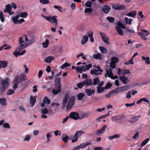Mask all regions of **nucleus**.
Wrapping results in <instances>:
<instances>
[{
  "label": "nucleus",
  "mask_w": 150,
  "mask_h": 150,
  "mask_svg": "<svg viewBox=\"0 0 150 150\" xmlns=\"http://www.w3.org/2000/svg\"><path fill=\"white\" fill-rule=\"evenodd\" d=\"M8 79V78L1 79L0 80V95H2L3 93L7 90L8 88L9 83Z\"/></svg>",
  "instance_id": "nucleus-1"
},
{
  "label": "nucleus",
  "mask_w": 150,
  "mask_h": 150,
  "mask_svg": "<svg viewBox=\"0 0 150 150\" xmlns=\"http://www.w3.org/2000/svg\"><path fill=\"white\" fill-rule=\"evenodd\" d=\"M41 16L44 18H45L46 20L48 21L49 22L51 23H54L55 27H56L57 24V16H45L42 15Z\"/></svg>",
  "instance_id": "nucleus-2"
},
{
  "label": "nucleus",
  "mask_w": 150,
  "mask_h": 150,
  "mask_svg": "<svg viewBox=\"0 0 150 150\" xmlns=\"http://www.w3.org/2000/svg\"><path fill=\"white\" fill-rule=\"evenodd\" d=\"M141 30V32L145 33V34L139 32L138 35L140 36L142 39L144 40H146L147 39L146 36H148L149 34V32L147 30L144 29H142Z\"/></svg>",
  "instance_id": "nucleus-3"
},
{
  "label": "nucleus",
  "mask_w": 150,
  "mask_h": 150,
  "mask_svg": "<svg viewBox=\"0 0 150 150\" xmlns=\"http://www.w3.org/2000/svg\"><path fill=\"white\" fill-rule=\"evenodd\" d=\"M27 78L26 77V74L25 73L21 74L20 76L19 79H17L14 81V82L19 83L22 81H24L27 80Z\"/></svg>",
  "instance_id": "nucleus-4"
},
{
  "label": "nucleus",
  "mask_w": 150,
  "mask_h": 150,
  "mask_svg": "<svg viewBox=\"0 0 150 150\" xmlns=\"http://www.w3.org/2000/svg\"><path fill=\"white\" fill-rule=\"evenodd\" d=\"M99 33L102 38L103 41L105 43L108 45H109V38L108 37L106 36L105 33H102L101 32H99Z\"/></svg>",
  "instance_id": "nucleus-5"
},
{
  "label": "nucleus",
  "mask_w": 150,
  "mask_h": 150,
  "mask_svg": "<svg viewBox=\"0 0 150 150\" xmlns=\"http://www.w3.org/2000/svg\"><path fill=\"white\" fill-rule=\"evenodd\" d=\"M74 100L75 98L74 97H72L69 99L67 106V109H70L72 108L74 104Z\"/></svg>",
  "instance_id": "nucleus-6"
},
{
  "label": "nucleus",
  "mask_w": 150,
  "mask_h": 150,
  "mask_svg": "<svg viewBox=\"0 0 150 150\" xmlns=\"http://www.w3.org/2000/svg\"><path fill=\"white\" fill-rule=\"evenodd\" d=\"M131 73L130 70L128 69L121 70L120 68L118 69L117 74L120 76L121 74L124 76L127 74H129Z\"/></svg>",
  "instance_id": "nucleus-7"
},
{
  "label": "nucleus",
  "mask_w": 150,
  "mask_h": 150,
  "mask_svg": "<svg viewBox=\"0 0 150 150\" xmlns=\"http://www.w3.org/2000/svg\"><path fill=\"white\" fill-rule=\"evenodd\" d=\"M79 115V114L76 112H72L69 114V116L70 118L76 120L80 117Z\"/></svg>",
  "instance_id": "nucleus-8"
},
{
  "label": "nucleus",
  "mask_w": 150,
  "mask_h": 150,
  "mask_svg": "<svg viewBox=\"0 0 150 150\" xmlns=\"http://www.w3.org/2000/svg\"><path fill=\"white\" fill-rule=\"evenodd\" d=\"M69 97V95L68 93H66L64 97L63 98L62 102V108H64L67 104L68 100Z\"/></svg>",
  "instance_id": "nucleus-9"
},
{
  "label": "nucleus",
  "mask_w": 150,
  "mask_h": 150,
  "mask_svg": "<svg viewBox=\"0 0 150 150\" xmlns=\"http://www.w3.org/2000/svg\"><path fill=\"white\" fill-rule=\"evenodd\" d=\"M118 88H116L115 90L110 91L108 93H107L105 96L106 98H110V97L115 95L114 93H118Z\"/></svg>",
  "instance_id": "nucleus-10"
},
{
  "label": "nucleus",
  "mask_w": 150,
  "mask_h": 150,
  "mask_svg": "<svg viewBox=\"0 0 150 150\" xmlns=\"http://www.w3.org/2000/svg\"><path fill=\"white\" fill-rule=\"evenodd\" d=\"M107 127L106 125H104L100 129L96 131V134L97 136H100L105 132V128Z\"/></svg>",
  "instance_id": "nucleus-11"
},
{
  "label": "nucleus",
  "mask_w": 150,
  "mask_h": 150,
  "mask_svg": "<svg viewBox=\"0 0 150 150\" xmlns=\"http://www.w3.org/2000/svg\"><path fill=\"white\" fill-rule=\"evenodd\" d=\"M112 8L115 10H123L125 8V6L122 4L118 5L115 4L112 6Z\"/></svg>",
  "instance_id": "nucleus-12"
},
{
  "label": "nucleus",
  "mask_w": 150,
  "mask_h": 150,
  "mask_svg": "<svg viewBox=\"0 0 150 150\" xmlns=\"http://www.w3.org/2000/svg\"><path fill=\"white\" fill-rule=\"evenodd\" d=\"M142 101H144V102H145L149 104H150V101L149 100H148L146 98H141L140 99H139V100L137 101L136 102V103L137 104L139 105V104H140L141 103Z\"/></svg>",
  "instance_id": "nucleus-13"
},
{
  "label": "nucleus",
  "mask_w": 150,
  "mask_h": 150,
  "mask_svg": "<svg viewBox=\"0 0 150 150\" xmlns=\"http://www.w3.org/2000/svg\"><path fill=\"white\" fill-rule=\"evenodd\" d=\"M102 9L105 13H107L110 11L111 8L108 5H105L103 6Z\"/></svg>",
  "instance_id": "nucleus-14"
},
{
  "label": "nucleus",
  "mask_w": 150,
  "mask_h": 150,
  "mask_svg": "<svg viewBox=\"0 0 150 150\" xmlns=\"http://www.w3.org/2000/svg\"><path fill=\"white\" fill-rule=\"evenodd\" d=\"M141 116V115H140L137 116H133V117L131 118L130 122L131 124H132L137 122L139 119L140 117Z\"/></svg>",
  "instance_id": "nucleus-15"
},
{
  "label": "nucleus",
  "mask_w": 150,
  "mask_h": 150,
  "mask_svg": "<svg viewBox=\"0 0 150 150\" xmlns=\"http://www.w3.org/2000/svg\"><path fill=\"white\" fill-rule=\"evenodd\" d=\"M86 69V67H85L83 65L82 66L80 67H77L75 68L76 70L79 73H82L83 71H85Z\"/></svg>",
  "instance_id": "nucleus-16"
},
{
  "label": "nucleus",
  "mask_w": 150,
  "mask_h": 150,
  "mask_svg": "<svg viewBox=\"0 0 150 150\" xmlns=\"http://www.w3.org/2000/svg\"><path fill=\"white\" fill-rule=\"evenodd\" d=\"M25 52V50H23L21 52H20L19 51L17 52V50H16L13 52V54L16 57H17L19 56L23 55L24 54Z\"/></svg>",
  "instance_id": "nucleus-17"
},
{
  "label": "nucleus",
  "mask_w": 150,
  "mask_h": 150,
  "mask_svg": "<svg viewBox=\"0 0 150 150\" xmlns=\"http://www.w3.org/2000/svg\"><path fill=\"white\" fill-rule=\"evenodd\" d=\"M84 85L86 86H90L92 85L93 83L91 79H87L83 81Z\"/></svg>",
  "instance_id": "nucleus-18"
},
{
  "label": "nucleus",
  "mask_w": 150,
  "mask_h": 150,
  "mask_svg": "<svg viewBox=\"0 0 150 150\" xmlns=\"http://www.w3.org/2000/svg\"><path fill=\"white\" fill-rule=\"evenodd\" d=\"M36 96L34 97L31 96L30 98V103L32 107L33 106L36 102Z\"/></svg>",
  "instance_id": "nucleus-19"
},
{
  "label": "nucleus",
  "mask_w": 150,
  "mask_h": 150,
  "mask_svg": "<svg viewBox=\"0 0 150 150\" xmlns=\"http://www.w3.org/2000/svg\"><path fill=\"white\" fill-rule=\"evenodd\" d=\"M92 144V142L91 141H89L88 142H85L84 143H82L80 145L78 146L79 148L80 149L81 148H83L88 145H91Z\"/></svg>",
  "instance_id": "nucleus-20"
},
{
  "label": "nucleus",
  "mask_w": 150,
  "mask_h": 150,
  "mask_svg": "<svg viewBox=\"0 0 150 150\" xmlns=\"http://www.w3.org/2000/svg\"><path fill=\"white\" fill-rule=\"evenodd\" d=\"M120 79L122 83L124 84H127L129 82L128 78L124 76H120Z\"/></svg>",
  "instance_id": "nucleus-21"
},
{
  "label": "nucleus",
  "mask_w": 150,
  "mask_h": 150,
  "mask_svg": "<svg viewBox=\"0 0 150 150\" xmlns=\"http://www.w3.org/2000/svg\"><path fill=\"white\" fill-rule=\"evenodd\" d=\"M137 14V12L134 11H132L127 14V16H128L131 17H135Z\"/></svg>",
  "instance_id": "nucleus-22"
},
{
  "label": "nucleus",
  "mask_w": 150,
  "mask_h": 150,
  "mask_svg": "<svg viewBox=\"0 0 150 150\" xmlns=\"http://www.w3.org/2000/svg\"><path fill=\"white\" fill-rule=\"evenodd\" d=\"M12 6L10 4H8L5 6V9L4 10V13H7L10 12L11 10Z\"/></svg>",
  "instance_id": "nucleus-23"
},
{
  "label": "nucleus",
  "mask_w": 150,
  "mask_h": 150,
  "mask_svg": "<svg viewBox=\"0 0 150 150\" xmlns=\"http://www.w3.org/2000/svg\"><path fill=\"white\" fill-rule=\"evenodd\" d=\"M120 136V134H116L112 136H109L108 137V139L109 140H111L113 139L118 138Z\"/></svg>",
  "instance_id": "nucleus-24"
},
{
  "label": "nucleus",
  "mask_w": 150,
  "mask_h": 150,
  "mask_svg": "<svg viewBox=\"0 0 150 150\" xmlns=\"http://www.w3.org/2000/svg\"><path fill=\"white\" fill-rule=\"evenodd\" d=\"M88 37L87 35L83 36L81 40V43L83 45L88 40Z\"/></svg>",
  "instance_id": "nucleus-25"
},
{
  "label": "nucleus",
  "mask_w": 150,
  "mask_h": 150,
  "mask_svg": "<svg viewBox=\"0 0 150 150\" xmlns=\"http://www.w3.org/2000/svg\"><path fill=\"white\" fill-rule=\"evenodd\" d=\"M90 115L88 112H86L83 113L81 115V119L88 118Z\"/></svg>",
  "instance_id": "nucleus-26"
},
{
  "label": "nucleus",
  "mask_w": 150,
  "mask_h": 150,
  "mask_svg": "<svg viewBox=\"0 0 150 150\" xmlns=\"http://www.w3.org/2000/svg\"><path fill=\"white\" fill-rule=\"evenodd\" d=\"M7 62L5 61H0V68L1 67L4 68L7 66Z\"/></svg>",
  "instance_id": "nucleus-27"
},
{
  "label": "nucleus",
  "mask_w": 150,
  "mask_h": 150,
  "mask_svg": "<svg viewBox=\"0 0 150 150\" xmlns=\"http://www.w3.org/2000/svg\"><path fill=\"white\" fill-rule=\"evenodd\" d=\"M142 58L143 60L145 61V63L147 64L148 65L150 64V58L149 57H145L144 56H142Z\"/></svg>",
  "instance_id": "nucleus-28"
},
{
  "label": "nucleus",
  "mask_w": 150,
  "mask_h": 150,
  "mask_svg": "<svg viewBox=\"0 0 150 150\" xmlns=\"http://www.w3.org/2000/svg\"><path fill=\"white\" fill-rule=\"evenodd\" d=\"M0 104L4 106L6 105V101L5 98H0Z\"/></svg>",
  "instance_id": "nucleus-29"
},
{
  "label": "nucleus",
  "mask_w": 150,
  "mask_h": 150,
  "mask_svg": "<svg viewBox=\"0 0 150 150\" xmlns=\"http://www.w3.org/2000/svg\"><path fill=\"white\" fill-rule=\"evenodd\" d=\"M54 59V58L52 56H48L46 57L44 61L47 63H50L52 60Z\"/></svg>",
  "instance_id": "nucleus-30"
},
{
  "label": "nucleus",
  "mask_w": 150,
  "mask_h": 150,
  "mask_svg": "<svg viewBox=\"0 0 150 150\" xmlns=\"http://www.w3.org/2000/svg\"><path fill=\"white\" fill-rule=\"evenodd\" d=\"M93 84L94 85H98L100 81V80L99 79L98 77H97L94 78L93 79Z\"/></svg>",
  "instance_id": "nucleus-31"
},
{
  "label": "nucleus",
  "mask_w": 150,
  "mask_h": 150,
  "mask_svg": "<svg viewBox=\"0 0 150 150\" xmlns=\"http://www.w3.org/2000/svg\"><path fill=\"white\" fill-rule=\"evenodd\" d=\"M115 29L119 35H123V32L120 27L116 26L115 27Z\"/></svg>",
  "instance_id": "nucleus-32"
},
{
  "label": "nucleus",
  "mask_w": 150,
  "mask_h": 150,
  "mask_svg": "<svg viewBox=\"0 0 150 150\" xmlns=\"http://www.w3.org/2000/svg\"><path fill=\"white\" fill-rule=\"evenodd\" d=\"M97 92L98 93H101L103 92L105 88L104 87L97 86Z\"/></svg>",
  "instance_id": "nucleus-33"
},
{
  "label": "nucleus",
  "mask_w": 150,
  "mask_h": 150,
  "mask_svg": "<svg viewBox=\"0 0 150 150\" xmlns=\"http://www.w3.org/2000/svg\"><path fill=\"white\" fill-rule=\"evenodd\" d=\"M99 48L100 52L103 54H106L107 53V50L105 47L100 46Z\"/></svg>",
  "instance_id": "nucleus-34"
},
{
  "label": "nucleus",
  "mask_w": 150,
  "mask_h": 150,
  "mask_svg": "<svg viewBox=\"0 0 150 150\" xmlns=\"http://www.w3.org/2000/svg\"><path fill=\"white\" fill-rule=\"evenodd\" d=\"M121 119V117L120 115H117L112 117L111 119L113 121L119 120Z\"/></svg>",
  "instance_id": "nucleus-35"
},
{
  "label": "nucleus",
  "mask_w": 150,
  "mask_h": 150,
  "mask_svg": "<svg viewBox=\"0 0 150 150\" xmlns=\"http://www.w3.org/2000/svg\"><path fill=\"white\" fill-rule=\"evenodd\" d=\"M91 73L92 75H95L96 76H97L101 74V73L98 72L96 69H93L91 70Z\"/></svg>",
  "instance_id": "nucleus-36"
},
{
  "label": "nucleus",
  "mask_w": 150,
  "mask_h": 150,
  "mask_svg": "<svg viewBox=\"0 0 150 150\" xmlns=\"http://www.w3.org/2000/svg\"><path fill=\"white\" fill-rule=\"evenodd\" d=\"M93 57L94 58L96 59H98L100 60H101L102 59L101 54L100 53L94 54L93 55Z\"/></svg>",
  "instance_id": "nucleus-37"
},
{
  "label": "nucleus",
  "mask_w": 150,
  "mask_h": 150,
  "mask_svg": "<svg viewBox=\"0 0 150 150\" xmlns=\"http://www.w3.org/2000/svg\"><path fill=\"white\" fill-rule=\"evenodd\" d=\"M49 44V40L48 39H46L45 42L42 43L43 47L45 48L47 47Z\"/></svg>",
  "instance_id": "nucleus-38"
},
{
  "label": "nucleus",
  "mask_w": 150,
  "mask_h": 150,
  "mask_svg": "<svg viewBox=\"0 0 150 150\" xmlns=\"http://www.w3.org/2000/svg\"><path fill=\"white\" fill-rule=\"evenodd\" d=\"M25 47V46L24 44H20L19 45L18 47L17 50L18 51H21Z\"/></svg>",
  "instance_id": "nucleus-39"
},
{
  "label": "nucleus",
  "mask_w": 150,
  "mask_h": 150,
  "mask_svg": "<svg viewBox=\"0 0 150 150\" xmlns=\"http://www.w3.org/2000/svg\"><path fill=\"white\" fill-rule=\"evenodd\" d=\"M125 22L126 24H129L130 25L131 24V22L133 21V20L132 18L129 19L128 18L126 17L125 18Z\"/></svg>",
  "instance_id": "nucleus-40"
},
{
  "label": "nucleus",
  "mask_w": 150,
  "mask_h": 150,
  "mask_svg": "<svg viewBox=\"0 0 150 150\" xmlns=\"http://www.w3.org/2000/svg\"><path fill=\"white\" fill-rule=\"evenodd\" d=\"M19 18V15H17L13 17V23L15 24H16L17 23H18V19Z\"/></svg>",
  "instance_id": "nucleus-41"
},
{
  "label": "nucleus",
  "mask_w": 150,
  "mask_h": 150,
  "mask_svg": "<svg viewBox=\"0 0 150 150\" xmlns=\"http://www.w3.org/2000/svg\"><path fill=\"white\" fill-rule=\"evenodd\" d=\"M28 15V13L26 12H21L20 14V17L23 18H26Z\"/></svg>",
  "instance_id": "nucleus-42"
},
{
  "label": "nucleus",
  "mask_w": 150,
  "mask_h": 150,
  "mask_svg": "<svg viewBox=\"0 0 150 150\" xmlns=\"http://www.w3.org/2000/svg\"><path fill=\"white\" fill-rule=\"evenodd\" d=\"M107 20L110 23H113L115 21V18L112 17L108 16L107 18Z\"/></svg>",
  "instance_id": "nucleus-43"
},
{
  "label": "nucleus",
  "mask_w": 150,
  "mask_h": 150,
  "mask_svg": "<svg viewBox=\"0 0 150 150\" xmlns=\"http://www.w3.org/2000/svg\"><path fill=\"white\" fill-rule=\"evenodd\" d=\"M118 58L115 57H112L111 58V62L116 64L118 62Z\"/></svg>",
  "instance_id": "nucleus-44"
},
{
  "label": "nucleus",
  "mask_w": 150,
  "mask_h": 150,
  "mask_svg": "<svg viewBox=\"0 0 150 150\" xmlns=\"http://www.w3.org/2000/svg\"><path fill=\"white\" fill-rule=\"evenodd\" d=\"M43 102L45 103H47V104H49L50 103V100L49 99H48L47 97H46L44 98L43 100Z\"/></svg>",
  "instance_id": "nucleus-45"
},
{
  "label": "nucleus",
  "mask_w": 150,
  "mask_h": 150,
  "mask_svg": "<svg viewBox=\"0 0 150 150\" xmlns=\"http://www.w3.org/2000/svg\"><path fill=\"white\" fill-rule=\"evenodd\" d=\"M84 96V94L83 93H80L77 95V97L78 100H81Z\"/></svg>",
  "instance_id": "nucleus-46"
},
{
  "label": "nucleus",
  "mask_w": 150,
  "mask_h": 150,
  "mask_svg": "<svg viewBox=\"0 0 150 150\" xmlns=\"http://www.w3.org/2000/svg\"><path fill=\"white\" fill-rule=\"evenodd\" d=\"M85 92L88 96H91L92 95L91 93V89L90 88L86 89Z\"/></svg>",
  "instance_id": "nucleus-47"
},
{
  "label": "nucleus",
  "mask_w": 150,
  "mask_h": 150,
  "mask_svg": "<svg viewBox=\"0 0 150 150\" xmlns=\"http://www.w3.org/2000/svg\"><path fill=\"white\" fill-rule=\"evenodd\" d=\"M15 92V90H13L12 89H9L7 92V95H10L13 94Z\"/></svg>",
  "instance_id": "nucleus-48"
},
{
  "label": "nucleus",
  "mask_w": 150,
  "mask_h": 150,
  "mask_svg": "<svg viewBox=\"0 0 150 150\" xmlns=\"http://www.w3.org/2000/svg\"><path fill=\"white\" fill-rule=\"evenodd\" d=\"M93 11L92 8H86L84 10L85 13H90L92 12Z\"/></svg>",
  "instance_id": "nucleus-49"
},
{
  "label": "nucleus",
  "mask_w": 150,
  "mask_h": 150,
  "mask_svg": "<svg viewBox=\"0 0 150 150\" xmlns=\"http://www.w3.org/2000/svg\"><path fill=\"white\" fill-rule=\"evenodd\" d=\"M83 133V132L82 131H77L75 134V136L76 135L78 138Z\"/></svg>",
  "instance_id": "nucleus-50"
},
{
  "label": "nucleus",
  "mask_w": 150,
  "mask_h": 150,
  "mask_svg": "<svg viewBox=\"0 0 150 150\" xmlns=\"http://www.w3.org/2000/svg\"><path fill=\"white\" fill-rule=\"evenodd\" d=\"M61 84H54V88L56 89L60 90L61 91Z\"/></svg>",
  "instance_id": "nucleus-51"
},
{
  "label": "nucleus",
  "mask_w": 150,
  "mask_h": 150,
  "mask_svg": "<svg viewBox=\"0 0 150 150\" xmlns=\"http://www.w3.org/2000/svg\"><path fill=\"white\" fill-rule=\"evenodd\" d=\"M149 140V138H147L144 140L141 143V146H143L145 145L148 142Z\"/></svg>",
  "instance_id": "nucleus-52"
},
{
  "label": "nucleus",
  "mask_w": 150,
  "mask_h": 150,
  "mask_svg": "<svg viewBox=\"0 0 150 150\" xmlns=\"http://www.w3.org/2000/svg\"><path fill=\"white\" fill-rule=\"evenodd\" d=\"M0 19L1 21L2 22H3L4 21L5 18L4 17L3 12L1 11L0 12Z\"/></svg>",
  "instance_id": "nucleus-53"
},
{
  "label": "nucleus",
  "mask_w": 150,
  "mask_h": 150,
  "mask_svg": "<svg viewBox=\"0 0 150 150\" xmlns=\"http://www.w3.org/2000/svg\"><path fill=\"white\" fill-rule=\"evenodd\" d=\"M61 91L60 90H58L57 89H53L52 91V92L53 94L54 95H56L58 93H59Z\"/></svg>",
  "instance_id": "nucleus-54"
},
{
  "label": "nucleus",
  "mask_w": 150,
  "mask_h": 150,
  "mask_svg": "<svg viewBox=\"0 0 150 150\" xmlns=\"http://www.w3.org/2000/svg\"><path fill=\"white\" fill-rule=\"evenodd\" d=\"M55 84H61V79L60 78H58L55 79Z\"/></svg>",
  "instance_id": "nucleus-55"
},
{
  "label": "nucleus",
  "mask_w": 150,
  "mask_h": 150,
  "mask_svg": "<svg viewBox=\"0 0 150 150\" xmlns=\"http://www.w3.org/2000/svg\"><path fill=\"white\" fill-rule=\"evenodd\" d=\"M71 138H72V142H76L77 141L78 138L77 137V136L76 135L75 136V134L72 137H71Z\"/></svg>",
  "instance_id": "nucleus-56"
},
{
  "label": "nucleus",
  "mask_w": 150,
  "mask_h": 150,
  "mask_svg": "<svg viewBox=\"0 0 150 150\" xmlns=\"http://www.w3.org/2000/svg\"><path fill=\"white\" fill-rule=\"evenodd\" d=\"M41 112L43 114H46L48 113L49 112L47 108H45L42 110Z\"/></svg>",
  "instance_id": "nucleus-57"
},
{
  "label": "nucleus",
  "mask_w": 150,
  "mask_h": 150,
  "mask_svg": "<svg viewBox=\"0 0 150 150\" xmlns=\"http://www.w3.org/2000/svg\"><path fill=\"white\" fill-rule=\"evenodd\" d=\"M92 3L91 1H87L85 4V5L87 7L90 8L91 6Z\"/></svg>",
  "instance_id": "nucleus-58"
},
{
  "label": "nucleus",
  "mask_w": 150,
  "mask_h": 150,
  "mask_svg": "<svg viewBox=\"0 0 150 150\" xmlns=\"http://www.w3.org/2000/svg\"><path fill=\"white\" fill-rule=\"evenodd\" d=\"M70 65L67 62H65L60 67L62 69H64L65 67L69 66Z\"/></svg>",
  "instance_id": "nucleus-59"
},
{
  "label": "nucleus",
  "mask_w": 150,
  "mask_h": 150,
  "mask_svg": "<svg viewBox=\"0 0 150 150\" xmlns=\"http://www.w3.org/2000/svg\"><path fill=\"white\" fill-rule=\"evenodd\" d=\"M84 85V84L83 82H80L78 83L77 86L78 88H81Z\"/></svg>",
  "instance_id": "nucleus-60"
},
{
  "label": "nucleus",
  "mask_w": 150,
  "mask_h": 150,
  "mask_svg": "<svg viewBox=\"0 0 150 150\" xmlns=\"http://www.w3.org/2000/svg\"><path fill=\"white\" fill-rule=\"evenodd\" d=\"M40 2L42 4H47L49 3L48 0H40Z\"/></svg>",
  "instance_id": "nucleus-61"
},
{
  "label": "nucleus",
  "mask_w": 150,
  "mask_h": 150,
  "mask_svg": "<svg viewBox=\"0 0 150 150\" xmlns=\"http://www.w3.org/2000/svg\"><path fill=\"white\" fill-rule=\"evenodd\" d=\"M52 136L50 134V133H47L46 135V137L47 139V142H49L50 140V138Z\"/></svg>",
  "instance_id": "nucleus-62"
},
{
  "label": "nucleus",
  "mask_w": 150,
  "mask_h": 150,
  "mask_svg": "<svg viewBox=\"0 0 150 150\" xmlns=\"http://www.w3.org/2000/svg\"><path fill=\"white\" fill-rule=\"evenodd\" d=\"M117 25L118 27H120L122 28H125L124 26L123 25V24L120 22L119 21L117 23Z\"/></svg>",
  "instance_id": "nucleus-63"
},
{
  "label": "nucleus",
  "mask_w": 150,
  "mask_h": 150,
  "mask_svg": "<svg viewBox=\"0 0 150 150\" xmlns=\"http://www.w3.org/2000/svg\"><path fill=\"white\" fill-rule=\"evenodd\" d=\"M30 136L27 134L26 135L25 137L24 138L23 141H28L30 139Z\"/></svg>",
  "instance_id": "nucleus-64"
}]
</instances>
